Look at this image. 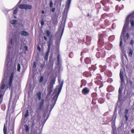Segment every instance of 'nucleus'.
<instances>
[{
	"instance_id": "f257e3e1",
	"label": "nucleus",
	"mask_w": 134,
	"mask_h": 134,
	"mask_svg": "<svg viewBox=\"0 0 134 134\" xmlns=\"http://www.w3.org/2000/svg\"><path fill=\"white\" fill-rule=\"evenodd\" d=\"M19 36H13L7 45V54L5 60L6 69L4 71L3 79L0 85V105L2 103L5 90H10L12 85L16 66H13L14 59L16 57L18 52L19 44Z\"/></svg>"
},
{
	"instance_id": "f03ea898",
	"label": "nucleus",
	"mask_w": 134,
	"mask_h": 134,
	"mask_svg": "<svg viewBox=\"0 0 134 134\" xmlns=\"http://www.w3.org/2000/svg\"><path fill=\"white\" fill-rule=\"evenodd\" d=\"M71 1V0H67L64 11V13L66 14V16L64 19L63 17L62 21L59 27L58 31L55 33V36L57 38L55 42L56 46H60V40L64 30L67 15L70 8Z\"/></svg>"
},
{
	"instance_id": "7ed1b4c3",
	"label": "nucleus",
	"mask_w": 134,
	"mask_h": 134,
	"mask_svg": "<svg viewBox=\"0 0 134 134\" xmlns=\"http://www.w3.org/2000/svg\"><path fill=\"white\" fill-rule=\"evenodd\" d=\"M130 19L131 24V26H132L134 25V18L132 17V15H130L126 18L125 22L122 31L120 39V46L121 47L122 46V40L124 39V41L126 42L127 40L129 37V35L128 33L126 34V30L127 29L128 25L129 24V19Z\"/></svg>"
},
{
	"instance_id": "20e7f679",
	"label": "nucleus",
	"mask_w": 134,
	"mask_h": 134,
	"mask_svg": "<svg viewBox=\"0 0 134 134\" xmlns=\"http://www.w3.org/2000/svg\"><path fill=\"white\" fill-rule=\"evenodd\" d=\"M59 94L54 93H53L52 96H53V97H52L51 100L52 103L50 105V109L49 112L48 113L49 111L48 106L46 110L44 112L43 115V117H44V118L46 117V119H45L43 122V125L44 124L47 120L49 116V114L51 111L52 110L54 107Z\"/></svg>"
},
{
	"instance_id": "39448f33",
	"label": "nucleus",
	"mask_w": 134,
	"mask_h": 134,
	"mask_svg": "<svg viewBox=\"0 0 134 134\" xmlns=\"http://www.w3.org/2000/svg\"><path fill=\"white\" fill-rule=\"evenodd\" d=\"M46 33L47 36L49 37V40L47 43L48 48L47 50L50 51L51 47L53 46V35L51 34V32L48 30H46Z\"/></svg>"
},
{
	"instance_id": "423d86ee",
	"label": "nucleus",
	"mask_w": 134,
	"mask_h": 134,
	"mask_svg": "<svg viewBox=\"0 0 134 134\" xmlns=\"http://www.w3.org/2000/svg\"><path fill=\"white\" fill-rule=\"evenodd\" d=\"M61 78L60 76L58 77V83L59 85L56 86L54 92V93L60 94L61 91L64 83V81L62 80L61 82Z\"/></svg>"
},
{
	"instance_id": "0eeeda50",
	"label": "nucleus",
	"mask_w": 134,
	"mask_h": 134,
	"mask_svg": "<svg viewBox=\"0 0 134 134\" xmlns=\"http://www.w3.org/2000/svg\"><path fill=\"white\" fill-rule=\"evenodd\" d=\"M55 77H51L49 84L47 87V91L48 92V94L50 95L51 94L52 91L53 85L55 83Z\"/></svg>"
},
{
	"instance_id": "6e6552de",
	"label": "nucleus",
	"mask_w": 134,
	"mask_h": 134,
	"mask_svg": "<svg viewBox=\"0 0 134 134\" xmlns=\"http://www.w3.org/2000/svg\"><path fill=\"white\" fill-rule=\"evenodd\" d=\"M37 96L38 100H40V102L38 104V107L37 109L40 110H41L42 108L43 107V106L44 104V99H41V93L40 91H39L37 93Z\"/></svg>"
},
{
	"instance_id": "1a4fd4ad",
	"label": "nucleus",
	"mask_w": 134,
	"mask_h": 134,
	"mask_svg": "<svg viewBox=\"0 0 134 134\" xmlns=\"http://www.w3.org/2000/svg\"><path fill=\"white\" fill-rule=\"evenodd\" d=\"M19 8L21 9L25 10H30L32 8L31 5L27 4H21L18 5Z\"/></svg>"
},
{
	"instance_id": "9d476101",
	"label": "nucleus",
	"mask_w": 134,
	"mask_h": 134,
	"mask_svg": "<svg viewBox=\"0 0 134 134\" xmlns=\"http://www.w3.org/2000/svg\"><path fill=\"white\" fill-rule=\"evenodd\" d=\"M54 62V59L53 58V55L50 54L49 57V60L48 65L50 68H52L53 66V64Z\"/></svg>"
},
{
	"instance_id": "9b49d317",
	"label": "nucleus",
	"mask_w": 134,
	"mask_h": 134,
	"mask_svg": "<svg viewBox=\"0 0 134 134\" xmlns=\"http://www.w3.org/2000/svg\"><path fill=\"white\" fill-rule=\"evenodd\" d=\"M85 63L87 64H88L87 66V67H89V69H90L92 67V65H91V59L89 57H87L85 58Z\"/></svg>"
},
{
	"instance_id": "f8f14e48",
	"label": "nucleus",
	"mask_w": 134,
	"mask_h": 134,
	"mask_svg": "<svg viewBox=\"0 0 134 134\" xmlns=\"http://www.w3.org/2000/svg\"><path fill=\"white\" fill-rule=\"evenodd\" d=\"M60 55L59 54H58L57 56V66L58 68V71H59L61 67V64L60 62Z\"/></svg>"
},
{
	"instance_id": "ddd939ff",
	"label": "nucleus",
	"mask_w": 134,
	"mask_h": 134,
	"mask_svg": "<svg viewBox=\"0 0 134 134\" xmlns=\"http://www.w3.org/2000/svg\"><path fill=\"white\" fill-rule=\"evenodd\" d=\"M90 91V90L88 88L85 87L84 88L82 91V93L84 95H87Z\"/></svg>"
},
{
	"instance_id": "4468645a",
	"label": "nucleus",
	"mask_w": 134,
	"mask_h": 134,
	"mask_svg": "<svg viewBox=\"0 0 134 134\" xmlns=\"http://www.w3.org/2000/svg\"><path fill=\"white\" fill-rule=\"evenodd\" d=\"M19 34L21 36H27L29 35V34L25 30H23L20 31Z\"/></svg>"
},
{
	"instance_id": "2eb2a0df",
	"label": "nucleus",
	"mask_w": 134,
	"mask_h": 134,
	"mask_svg": "<svg viewBox=\"0 0 134 134\" xmlns=\"http://www.w3.org/2000/svg\"><path fill=\"white\" fill-rule=\"evenodd\" d=\"M49 50H47V51L45 54V55L44 57V61L47 63V61L48 60V58L49 54Z\"/></svg>"
},
{
	"instance_id": "dca6fc26",
	"label": "nucleus",
	"mask_w": 134,
	"mask_h": 134,
	"mask_svg": "<svg viewBox=\"0 0 134 134\" xmlns=\"http://www.w3.org/2000/svg\"><path fill=\"white\" fill-rule=\"evenodd\" d=\"M122 70H120V76L121 79V85H122V83H124V81L123 78V76L122 73Z\"/></svg>"
},
{
	"instance_id": "f3484780",
	"label": "nucleus",
	"mask_w": 134,
	"mask_h": 134,
	"mask_svg": "<svg viewBox=\"0 0 134 134\" xmlns=\"http://www.w3.org/2000/svg\"><path fill=\"white\" fill-rule=\"evenodd\" d=\"M42 117L43 118V120L42 121V124H40L39 126V128H40L41 127V131L42 130V129H43V126L44 125V124L43 125V122L45 120V119H46V117H45V118H44V117H43V116H42Z\"/></svg>"
},
{
	"instance_id": "a211bd4d",
	"label": "nucleus",
	"mask_w": 134,
	"mask_h": 134,
	"mask_svg": "<svg viewBox=\"0 0 134 134\" xmlns=\"http://www.w3.org/2000/svg\"><path fill=\"white\" fill-rule=\"evenodd\" d=\"M24 127L26 132L27 133L29 132L30 131V128L29 126L25 124L24 125Z\"/></svg>"
},
{
	"instance_id": "6ab92c4d",
	"label": "nucleus",
	"mask_w": 134,
	"mask_h": 134,
	"mask_svg": "<svg viewBox=\"0 0 134 134\" xmlns=\"http://www.w3.org/2000/svg\"><path fill=\"white\" fill-rule=\"evenodd\" d=\"M83 75L86 77H88L91 76V73L90 74V72L86 71L83 73Z\"/></svg>"
},
{
	"instance_id": "aec40b11",
	"label": "nucleus",
	"mask_w": 134,
	"mask_h": 134,
	"mask_svg": "<svg viewBox=\"0 0 134 134\" xmlns=\"http://www.w3.org/2000/svg\"><path fill=\"white\" fill-rule=\"evenodd\" d=\"M129 110L126 109L125 111V117L126 119V120H127L128 119V117L127 116V114Z\"/></svg>"
},
{
	"instance_id": "412c9836",
	"label": "nucleus",
	"mask_w": 134,
	"mask_h": 134,
	"mask_svg": "<svg viewBox=\"0 0 134 134\" xmlns=\"http://www.w3.org/2000/svg\"><path fill=\"white\" fill-rule=\"evenodd\" d=\"M29 115V110L27 109H26L24 115V118L25 119Z\"/></svg>"
},
{
	"instance_id": "4be33fe9",
	"label": "nucleus",
	"mask_w": 134,
	"mask_h": 134,
	"mask_svg": "<svg viewBox=\"0 0 134 134\" xmlns=\"http://www.w3.org/2000/svg\"><path fill=\"white\" fill-rule=\"evenodd\" d=\"M21 69V66L19 63H18L17 65V71L20 72Z\"/></svg>"
},
{
	"instance_id": "5701e85b",
	"label": "nucleus",
	"mask_w": 134,
	"mask_h": 134,
	"mask_svg": "<svg viewBox=\"0 0 134 134\" xmlns=\"http://www.w3.org/2000/svg\"><path fill=\"white\" fill-rule=\"evenodd\" d=\"M19 7H17L14 10L13 13L14 14H16L18 12V10L19 9Z\"/></svg>"
},
{
	"instance_id": "b1692460",
	"label": "nucleus",
	"mask_w": 134,
	"mask_h": 134,
	"mask_svg": "<svg viewBox=\"0 0 134 134\" xmlns=\"http://www.w3.org/2000/svg\"><path fill=\"white\" fill-rule=\"evenodd\" d=\"M17 21V20L16 19H13L10 21L11 23L13 25L15 24Z\"/></svg>"
},
{
	"instance_id": "393cba45",
	"label": "nucleus",
	"mask_w": 134,
	"mask_h": 134,
	"mask_svg": "<svg viewBox=\"0 0 134 134\" xmlns=\"http://www.w3.org/2000/svg\"><path fill=\"white\" fill-rule=\"evenodd\" d=\"M7 129L5 127V124H4V128H3V132L4 134H7Z\"/></svg>"
},
{
	"instance_id": "a878e982",
	"label": "nucleus",
	"mask_w": 134,
	"mask_h": 134,
	"mask_svg": "<svg viewBox=\"0 0 134 134\" xmlns=\"http://www.w3.org/2000/svg\"><path fill=\"white\" fill-rule=\"evenodd\" d=\"M87 40L89 42H90L91 40V36H87L86 37Z\"/></svg>"
},
{
	"instance_id": "bb28decb",
	"label": "nucleus",
	"mask_w": 134,
	"mask_h": 134,
	"mask_svg": "<svg viewBox=\"0 0 134 134\" xmlns=\"http://www.w3.org/2000/svg\"><path fill=\"white\" fill-rule=\"evenodd\" d=\"M34 122H35L34 120H32L31 122V128L33 129L34 128V127L35 126V125Z\"/></svg>"
},
{
	"instance_id": "cd10ccee",
	"label": "nucleus",
	"mask_w": 134,
	"mask_h": 134,
	"mask_svg": "<svg viewBox=\"0 0 134 134\" xmlns=\"http://www.w3.org/2000/svg\"><path fill=\"white\" fill-rule=\"evenodd\" d=\"M81 84L83 85L84 86H85L86 84V81L84 80H81Z\"/></svg>"
},
{
	"instance_id": "c85d7f7f",
	"label": "nucleus",
	"mask_w": 134,
	"mask_h": 134,
	"mask_svg": "<svg viewBox=\"0 0 134 134\" xmlns=\"http://www.w3.org/2000/svg\"><path fill=\"white\" fill-rule=\"evenodd\" d=\"M44 22L43 20V19H41V21H40V24L41 25V27H43L44 24Z\"/></svg>"
},
{
	"instance_id": "c756f323",
	"label": "nucleus",
	"mask_w": 134,
	"mask_h": 134,
	"mask_svg": "<svg viewBox=\"0 0 134 134\" xmlns=\"http://www.w3.org/2000/svg\"><path fill=\"white\" fill-rule=\"evenodd\" d=\"M49 6L50 8H52L53 5V3L52 0H50L49 3Z\"/></svg>"
},
{
	"instance_id": "7c9ffc66",
	"label": "nucleus",
	"mask_w": 134,
	"mask_h": 134,
	"mask_svg": "<svg viewBox=\"0 0 134 134\" xmlns=\"http://www.w3.org/2000/svg\"><path fill=\"white\" fill-rule=\"evenodd\" d=\"M132 53H133V51L132 50V49H130L129 52V55L130 57L132 56Z\"/></svg>"
},
{
	"instance_id": "2f4dec72",
	"label": "nucleus",
	"mask_w": 134,
	"mask_h": 134,
	"mask_svg": "<svg viewBox=\"0 0 134 134\" xmlns=\"http://www.w3.org/2000/svg\"><path fill=\"white\" fill-rule=\"evenodd\" d=\"M43 79V76H41L40 77V79L39 80V82L40 83H41L42 82Z\"/></svg>"
},
{
	"instance_id": "473e14b6",
	"label": "nucleus",
	"mask_w": 134,
	"mask_h": 134,
	"mask_svg": "<svg viewBox=\"0 0 134 134\" xmlns=\"http://www.w3.org/2000/svg\"><path fill=\"white\" fill-rule=\"evenodd\" d=\"M55 10V8H51L50 9V11L53 13H54Z\"/></svg>"
},
{
	"instance_id": "72a5a7b5",
	"label": "nucleus",
	"mask_w": 134,
	"mask_h": 134,
	"mask_svg": "<svg viewBox=\"0 0 134 134\" xmlns=\"http://www.w3.org/2000/svg\"><path fill=\"white\" fill-rule=\"evenodd\" d=\"M58 21L56 19H54L53 20V24L56 25L57 24Z\"/></svg>"
},
{
	"instance_id": "f704fd0d",
	"label": "nucleus",
	"mask_w": 134,
	"mask_h": 134,
	"mask_svg": "<svg viewBox=\"0 0 134 134\" xmlns=\"http://www.w3.org/2000/svg\"><path fill=\"white\" fill-rule=\"evenodd\" d=\"M73 53L72 52H70L69 54V57L70 58H72V57Z\"/></svg>"
},
{
	"instance_id": "c9c22d12",
	"label": "nucleus",
	"mask_w": 134,
	"mask_h": 134,
	"mask_svg": "<svg viewBox=\"0 0 134 134\" xmlns=\"http://www.w3.org/2000/svg\"><path fill=\"white\" fill-rule=\"evenodd\" d=\"M36 63L35 62H34L33 63V68H36Z\"/></svg>"
},
{
	"instance_id": "e433bc0d",
	"label": "nucleus",
	"mask_w": 134,
	"mask_h": 134,
	"mask_svg": "<svg viewBox=\"0 0 134 134\" xmlns=\"http://www.w3.org/2000/svg\"><path fill=\"white\" fill-rule=\"evenodd\" d=\"M12 92H13V91H12V89L11 90V92H10V100L12 98V95H13Z\"/></svg>"
},
{
	"instance_id": "4c0bfd02",
	"label": "nucleus",
	"mask_w": 134,
	"mask_h": 134,
	"mask_svg": "<svg viewBox=\"0 0 134 134\" xmlns=\"http://www.w3.org/2000/svg\"><path fill=\"white\" fill-rule=\"evenodd\" d=\"M122 91V87H120L119 88V93H121Z\"/></svg>"
},
{
	"instance_id": "58836bf2",
	"label": "nucleus",
	"mask_w": 134,
	"mask_h": 134,
	"mask_svg": "<svg viewBox=\"0 0 134 134\" xmlns=\"http://www.w3.org/2000/svg\"><path fill=\"white\" fill-rule=\"evenodd\" d=\"M45 65V63H44L43 64H41L40 67L41 68H43L44 67V66Z\"/></svg>"
},
{
	"instance_id": "ea45409f",
	"label": "nucleus",
	"mask_w": 134,
	"mask_h": 134,
	"mask_svg": "<svg viewBox=\"0 0 134 134\" xmlns=\"http://www.w3.org/2000/svg\"><path fill=\"white\" fill-rule=\"evenodd\" d=\"M22 1V0H19V1L18 2V3L17 4V5H19L20 4V3H21V2Z\"/></svg>"
},
{
	"instance_id": "a19ab883",
	"label": "nucleus",
	"mask_w": 134,
	"mask_h": 134,
	"mask_svg": "<svg viewBox=\"0 0 134 134\" xmlns=\"http://www.w3.org/2000/svg\"><path fill=\"white\" fill-rule=\"evenodd\" d=\"M24 49L26 51H27L28 50V47L27 46H25L24 47Z\"/></svg>"
},
{
	"instance_id": "79ce46f5",
	"label": "nucleus",
	"mask_w": 134,
	"mask_h": 134,
	"mask_svg": "<svg viewBox=\"0 0 134 134\" xmlns=\"http://www.w3.org/2000/svg\"><path fill=\"white\" fill-rule=\"evenodd\" d=\"M37 49L39 51H40L41 50V48H40V46H37Z\"/></svg>"
},
{
	"instance_id": "37998d69",
	"label": "nucleus",
	"mask_w": 134,
	"mask_h": 134,
	"mask_svg": "<svg viewBox=\"0 0 134 134\" xmlns=\"http://www.w3.org/2000/svg\"><path fill=\"white\" fill-rule=\"evenodd\" d=\"M43 38L45 40V41H47V37L46 36H44L43 37Z\"/></svg>"
},
{
	"instance_id": "c03bdc74",
	"label": "nucleus",
	"mask_w": 134,
	"mask_h": 134,
	"mask_svg": "<svg viewBox=\"0 0 134 134\" xmlns=\"http://www.w3.org/2000/svg\"><path fill=\"white\" fill-rule=\"evenodd\" d=\"M134 41L133 40H132L130 42V44L131 45H132V44H133Z\"/></svg>"
},
{
	"instance_id": "a18cd8bd",
	"label": "nucleus",
	"mask_w": 134,
	"mask_h": 134,
	"mask_svg": "<svg viewBox=\"0 0 134 134\" xmlns=\"http://www.w3.org/2000/svg\"><path fill=\"white\" fill-rule=\"evenodd\" d=\"M131 132L132 133H134V129H132L131 130Z\"/></svg>"
},
{
	"instance_id": "49530a36",
	"label": "nucleus",
	"mask_w": 134,
	"mask_h": 134,
	"mask_svg": "<svg viewBox=\"0 0 134 134\" xmlns=\"http://www.w3.org/2000/svg\"><path fill=\"white\" fill-rule=\"evenodd\" d=\"M41 13L42 14H44V10H42L41 11Z\"/></svg>"
},
{
	"instance_id": "de8ad7c7",
	"label": "nucleus",
	"mask_w": 134,
	"mask_h": 134,
	"mask_svg": "<svg viewBox=\"0 0 134 134\" xmlns=\"http://www.w3.org/2000/svg\"><path fill=\"white\" fill-rule=\"evenodd\" d=\"M11 129H10V130H13V129H14V126H13L12 125V126H11Z\"/></svg>"
},
{
	"instance_id": "09e8293b",
	"label": "nucleus",
	"mask_w": 134,
	"mask_h": 134,
	"mask_svg": "<svg viewBox=\"0 0 134 134\" xmlns=\"http://www.w3.org/2000/svg\"><path fill=\"white\" fill-rule=\"evenodd\" d=\"M22 27H24V25L23 24H21L20 25Z\"/></svg>"
},
{
	"instance_id": "8fccbe9b",
	"label": "nucleus",
	"mask_w": 134,
	"mask_h": 134,
	"mask_svg": "<svg viewBox=\"0 0 134 134\" xmlns=\"http://www.w3.org/2000/svg\"><path fill=\"white\" fill-rule=\"evenodd\" d=\"M82 59H83V57L82 56L81 58H80V60L81 61H82Z\"/></svg>"
},
{
	"instance_id": "3c124183",
	"label": "nucleus",
	"mask_w": 134,
	"mask_h": 134,
	"mask_svg": "<svg viewBox=\"0 0 134 134\" xmlns=\"http://www.w3.org/2000/svg\"><path fill=\"white\" fill-rule=\"evenodd\" d=\"M83 86V85L81 84V85L80 86V87L81 88H82V87Z\"/></svg>"
},
{
	"instance_id": "603ef678",
	"label": "nucleus",
	"mask_w": 134,
	"mask_h": 134,
	"mask_svg": "<svg viewBox=\"0 0 134 134\" xmlns=\"http://www.w3.org/2000/svg\"><path fill=\"white\" fill-rule=\"evenodd\" d=\"M83 53V51L81 52V56H82Z\"/></svg>"
},
{
	"instance_id": "864d4df0",
	"label": "nucleus",
	"mask_w": 134,
	"mask_h": 134,
	"mask_svg": "<svg viewBox=\"0 0 134 134\" xmlns=\"http://www.w3.org/2000/svg\"><path fill=\"white\" fill-rule=\"evenodd\" d=\"M13 16H14V18H17V17L13 15Z\"/></svg>"
},
{
	"instance_id": "5fc2aeb1",
	"label": "nucleus",
	"mask_w": 134,
	"mask_h": 134,
	"mask_svg": "<svg viewBox=\"0 0 134 134\" xmlns=\"http://www.w3.org/2000/svg\"><path fill=\"white\" fill-rule=\"evenodd\" d=\"M89 15H90L89 14V13H88V14H87V16H89Z\"/></svg>"
},
{
	"instance_id": "6e6d98bb",
	"label": "nucleus",
	"mask_w": 134,
	"mask_h": 134,
	"mask_svg": "<svg viewBox=\"0 0 134 134\" xmlns=\"http://www.w3.org/2000/svg\"><path fill=\"white\" fill-rule=\"evenodd\" d=\"M117 7H118V5H117L116 7L117 8Z\"/></svg>"
},
{
	"instance_id": "4d7b16f0",
	"label": "nucleus",
	"mask_w": 134,
	"mask_h": 134,
	"mask_svg": "<svg viewBox=\"0 0 134 134\" xmlns=\"http://www.w3.org/2000/svg\"><path fill=\"white\" fill-rule=\"evenodd\" d=\"M10 127H9V128H8V129H10Z\"/></svg>"
},
{
	"instance_id": "13d9d810",
	"label": "nucleus",
	"mask_w": 134,
	"mask_h": 134,
	"mask_svg": "<svg viewBox=\"0 0 134 134\" xmlns=\"http://www.w3.org/2000/svg\"><path fill=\"white\" fill-rule=\"evenodd\" d=\"M91 96H92V94H91Z\"/></svg>"
},
{
	"instance_id": "bf43d9fd",
	"label": "nucleus",
	"mask_w": 134,
	"mask_h": 134,
	"mask_svg": "<svg viewBox=\"0 0 134 134\" xmlns=\"http://www.w3.org/2000/svg\"><path fill=\"white\" fill-rule=\"evenodd\" d=\"M10 10H11V9H10V10H9V11Z\"/></svg>"
},
{
	"instance_id": "052dcab7",
	"label": "nucleus",
	"mask_w": 134,
	"mask_h": 134,
	"mask_svg": "<svg viewBox=\"0 0 134 134\" xmlns=\"http://www.w3.org/2000/svg\"><path fill=\"white\" fill-rule=\"evenodd\" d=\"M14 9V8H12V9Z\"/></svg>"
},
{
	"instance_id": "680f3d73",
	"label": "nucleus",
	"mask_w": 134,
	"mask_h": 134,
	"mask_svg": "<svg viewBox=\"0 0 134 134\" xmlns=\"http://www.w3.org/2000/svg\"><path fill=\"white\" fill-rule=\"evenodd\" d=\"M91 103H92V101Z\"/></svg>"
},
{
	"instance_id": "e2e57ef3",
	"label": "nucleus",
	"mask_w": 134,
	"mask_h": 134,
	"mask_svg": "<svg viewBox=\"0 0 134 134\" xmlns=\"http://www.w3.org/2000/svg\"><path fill=\"white\" fill-rule=\"evenodd\" d=\"M7 120H6V123H7Z\"/></svg>"
},
{
	"instance_id": "0e129e2a",
	"label": "nucleus",
	"mask_w": 134,
	"mask_h": 134,
	"mask_svg": "<svg viewBox=\"0 0 134 134\" xmlns=\"http://www.w3.org/2000/svg\"><path fill=\"white\" fill-rule=\"evenodd\" d=\"M99 54V53H97V54Z\"/></svg>"
},
{
	"instance_id": "69168bd1",
	"label": "nucleus",
	"mask_w": 134,
	"mask_h": 134,
	"mask_svg": "<svg viewBox=\"0 0 134 134\" xmlns=\"http://www.w3.org/2000/svg\"><path fill=\"white\" fill-rule=\"evenodd\" d=\"M9 103H10V102H9Z\"/></svg>"
}]
</instances>
